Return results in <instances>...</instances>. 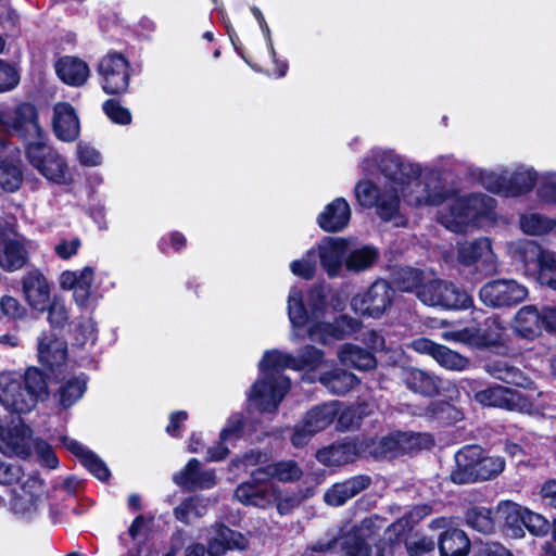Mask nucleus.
<instances>
[{"label": "nucleus", "mask_w": 556, "mask_h": 556, "mask_svg": "<svg viewBox=\"0 0 556 556\" xmlns=\"http://www.w3.org/2000/svg\"><path fill=\"white\" fill-rule=\"evenodd\" d=\"M511 329L517 337L529 341L539 338L543 330L556 333V307L525 305L516 312Z\"/></svg>", "instance_id": "obj_12"}, {"label": "nucleus", "mask_w": 556, "mask_h": 556, "mask_svg": "<svg viewBox=\"0 0 556 556\" xmlns=\"http://www.w3.org/2000/svg\"><path fill=\"white\" fill-rule=\"evenodd\" d=\"M200 472V462L197 458H191L184 469L173 476V480L177 485L191 490L193 483L191 480L192 478L197 479Z\"/></svg>", "instance_id": "obj_60"}, {"label": "nucleus", "mask_w": 556, "mask_h": 556, "mask_svg": "<svg viewBox=\"0 0 556 556\" xmlns=\"http://www.w3.org/2000/svg\"><path fill=\"white\" fill-rule=\"evenodd\" d=\"M504 326L497 316L488 317L479 327H473V346L486 348L501 342Z\"/></svg>", "instance_id": "obj_42"}, {"label": "nucleus", "mask_w": 556, "mask_h": 556, "mask_svg": "<svg viewBox=\"0 0 556 556\" xmlns=\"http://www.w3.org/2000/svg\"><path fill=\"white\" fill-rule=\"evenodd\" d=\"M48 394L47 377L38 368L29 367L24 374L0 372V404L12 414L30 413Z\"/></svg>", "instance_id": "obj_4"}, {"label": "nucleus", "mask_w": 556, "mask_h": 556, "mask_svg": "<svg viewBox=\"0 0 556 556\" xmlns=\"http://www.w3.org/2000/svg\"><path fill=\"white\" fill-rule=\"evenodd\" d=\"M508 256L516 264H520L526 274L534 273L544 251L536 242L519 239L506 244Z\"/></svg>", "instance_id": "obj_29"}, {"label": "nucleus", "mask_w": 556, "mask_h": 556, "mask_svg": "<svg viewBox=\"0 0 556 556\" xmlns=\"http://www.w3.org/2000/svg\"><path fill=\"white\" fill-rule=\"evenodd\" d=\"M55 72L63 83L73 87L85 85L90 76L88 64L84 60L72 55L59 59L55 63Z\"/></svg>", "instance_id": "obj_34"}, {"label": "nucleus", "mask_w": 556, "mask_h": 556, "mask_svg": "<svg viewBox=\"0 0 556 556\" xmlns=\"http://www.w3.org/2000/svg\"><path fill=\"white\" fill-rule=\"evenodd\" d=\"M233 496L243 505L262 508L270 505L278 497L274 484L265 476H260V479H255L254 471L251 475L250 481L237 486Z\"/></svg>", "instance_id": "obj_22"}, {"label": "nucleus", "mask_w": 556, "mask_h": 556, "mask_svg": "<svg viewBox=\"0 0 556 556\" xmlns=\"http://www.w3.org/2000/svg\"><path fill=\"white\" fill-rule=\"evenodd\" d=\"M34 441L31 429L24 424L0 427V452L3 454L27 458L33 453Z\"/></svg>", "instance_id": "obj_23"}, {"label": "nucleus", "mask_w": 556, "mask_h": 556, "mask_svg": "<svg viewBox=\"0 0 556 556\" xmlns=\"http://www.w3.org/2000/svg\"><path fill=\"white\" fill-rule=\"evenodd\" d=\"M403 379L407 388L424 395H433L439 389L438 379L434 376L417 368L405 370Z\"/></svg>", "instance_id": "obj_47"}, {"label": "nucleus", "mask_w": 556, "mask_h": 556, "mask_svg": "<svg viewBox=\"0 0 556 556\" xmlns=\"http://www.w3.org/2000/svg\"><path fill=\"white\" fill-rule=\"evenodd\" d=\"M317 380L329 392L338 395L345 394L359 382L354 374L342 369L319 372Z\"/></svg>", "instance_id": "obj_41"}, {"label": "nucleus", "mask_w": 556, "mask_h": 556, "mask_svg": "<svg viewBox=\"0 0 556 556\" xmlns=\"http://www.w3.org/2000/svg\"><path fill=\"white\" fill-rule=\"evenodd\" d=\"M76 157L83 166L93 167L102 164L100 151L87 142H79L76 146Z\"/></svg>", "instance_id": "obj_59"}, {"label": "nucleus", "mask_w": 556, "mask_h": 556, "mask_svg": "<svg viewBox=\"0 0 556 556\" xmlns=\"http://www.w3.org/2000/svg\"><path fill=\"white\" fill-rule=\"evenodd\" d=\"M538 279L542 285L556 290V254L551 251H544L540 262L536 265Z\"/></svg>", "instance_id": "obj_55"}, {"label": "nucleus", "mask_w": 556, "mask_h": 556, "mask_svg": "<svg viewBox=\"0 0 556 556\" xmlns=\"http://www.w3.org/2000/svg\"><path fill=\"white\" fill-rule=\"evenodd\" d=\"M519 227L528 236H542L554 228V223L539 213H525L519 217Z\"/></svg>", "instance_id": "obj_50"}, {"label": "nucleus", "mask_w": 556, "mask_h": 556, "mask_svg": "<svg viewBox=\"0 0 556 556\" xmlns=\"http://www.w3.org/2000/svg\"><path fill=\"white\" fill-rule=\"evenodd\" d=\"M457 260L465 266L480 264L488 274L498 270V260L492 249V242L486 237L478 238L470 242L459 243L457 247Z\"/></svg>", "instance_id": "obj_21"}, {"label": "nucleus", "mask_w": 556, "mask_h": 556, "mask_svg": "<svg viewBox=\"0 0 556 556\" xmlns=\"http://www.w3.org/2000/svg\"><path fill=\"white\" fill-rule=\"evenodd\" d=\"M315 252L328 277L333 278L342 268L343 257L348 252V241L341 238H325L318 243Z\"/></svg>", "instance_id": "obj_25"}, {"label": "nucleus", "mask_w": 556, "mask_h": 556, "mask_svg": "<svg viewBox=\"0 0 556 556\" xmlns=\"http://www.w3.org/2000/svg\"><path fill=\"white\" fill-rule=\"evenodd\" d=\"M430 513L427 505L417 506L407 518L393 522L386 531V538L371 545L369 531L372 525L370 519L362 521L359 527L342 535L338 544L344 556H402L406 551L409 556H422L434 548V542L427 538H417L404 542V533L410 523L417 522Z\"/></svg>", "instance_id": "obj_2"}, {"label": "nucleus", "mask_w": 556, "mask_h": 556, "mask_svg": "<svg viewBox=\"0 0 556 556\" xmlns=\"http://www.w3.org/2000/svg\"><path fill=\"white\" fill-rule=\"evenodd\" d=\"M359 169L364 176L374 175L379 170L387 179L390 190H399L404 184L421 173V165L412 163L390 150L374 149L361 161Z\"/></svg>", "instance_id": "obj_6"}, {"label": "nucleus", "mask_w": 556, "mask_h": 556, "mask_svg": "<svg viewBox=\"0 0 556 556\" xmlns=\"http://www.w3.org/2000/svg\"><path fill=\"white\" fill-rule=\"evenodd\" d=\"M340 410L338 401H330L311 408L292 430L291 443L294 447L306 445L312 438L327 429Z\"/></svg>", "instance_id": "obj_14"}, {"label": "nucleus", "mask_w": 556, "mask_h": 556, "mask_svg": "<svg viewBox=\"0 0 556 556\" xmlns=\"http://www.w3.org/2000/svg\"><path fill=\"white\" fill-rule=\"evenodd\" d=\"M525 507L514 502H501L496 508V522L503 533L513 539L525 536Z\"/></svg>", "instance_id": "obj_26"}, {"label": "nucleus", "mask_w": 556, "mask_h": 556, "mask_svg": "<svg viewBox=\"0 0 556 556\" xmlns=\"http://www.w3.org/2000/svg\"><path fill=\"white\" fill-rule=\"evenodd\" d=\"M33 451L38 456L42 466H46L50 469H55L59 466V459L55 453L46 441L36 438L34 441Z\"/></svg>", "instance_id": "obj_61"}, {"label": "nucleus", "mask_w": 556, "mask_h": 556, "mask_svg": "<svg viewBox=\"0 0 556 556\" xmlns=\"http://www.w3.org/2000/svg\"><path fill=\"white\" fill-rule=\"evenodd\" d=\"M0 267L5 271L21 269L33 248L31 242L17 232L14 218L0 223Z\"/></svg>", "instance_id": "obj_13"}, {"label": "nucleus", "mask_w": 556, "mask_h": 556, "mask_svg": "<svg viewBox=\"0 0 556 556\" xmlns=\"http://www.w3.org/2000/svg\"><path fill=\"white\" fill-rule=\"evenodd\" d=\"M475 399L484 406L500 407L528 415L541 413V408L530 395L503 386H494L479 391L475 394Z\"/></svg>", "instance_id": "obj_15"}, {"label": "nucleus", "mask_w": 556, "mask_h": 556, "mask_svg": "<svg viewBox=\"0 0 556 556\" xmlns=\"http://www.w3.org/2000/svg\"><path fill=\"white\" fill-rule=\"evenodd\" d=\"M434 359L441 367L447 370L463 371L470 365V362L466 356L444 345H440Z\"/></svg>", "instance_id": "obj_53"}, {"label": "nucleus", "mask_w": 556, "mask_h": 556, "mask_svg": "<svg viewBox=\"0 0 556 556\" xmlns=\"http://www.w3.org/2000/svg\"><path fill=\"white\" fill-rule=\"evenodd\" d=\"M38 357L42 365L53 368L66 358V343L54 336H42L38 342Z\"/></svg>", "instance_id": "obj_37"}, {"label": "nucleus", "mask_w": 556, "mask_h": 556, "mask_svg": "<svg viewBox=\"0 0 556 556\" xmlns=\"http://www.w3.org/2000/svg\"><path fill=\"white\" fill-rule=\"evenodd\" d=\"M371 483L368 476L359 475L345 481L334 483L324 494V501L330 506H341L362 491L366 490Z\"/></svg>", "instance_id": "obj_28"}, {"label": "nucleus", "mask_w": 556, "mask_h": 556, "mask_svg": "<svg viewBox=\"0 0 556 556\" xmlns=\"http://www.w3.org/2000/svg\"><path fill=\"white\" fill-rule=\"evenodd\" d=\"M317 268L316 252L314 249L308 250L302 258L295 260L290 264L293 275L303 279L313 278Z\"/></svg>", "instance_id": "obj_57"}, {"label": "nucleus", "mask_w": 556, "mask_h": 556, "mask_svg": "<svg viewBox=\"0 0 556 556\" xmlns=\"http://www.w3.org/2000/svg\"><path fill=\"white\" fill-rule=\"evenodd\" d=\"M465 520L467 526L484 534L494 532L496 526V517H493L491 509L481 506L469 508Z\"/></svg>", "instance_id": "obj_49"}, {"label": "nucleus", "mask_w": 556, "mask_h": 556, "mask_svg": "<svg viewBox=\"0 0 556 556\" xmlns=\"http://www.w3.org/2000/svg\"><path fill=\"white\" fill-rule=\"evenodd\" d=\"M536 195L541 203L556 204V173L541 174Z\"/></svg>", "instance_id": "obj_56"}, {"label": "nucleus", "mask_w": 556, "mask_h": 556, "mask_svg": "<svg viewBox=\"0 0 556 556\" xmlns=\"http://www.w3.org/2000/svg\"><path fill=\"white\" fill-rule=\"evenodd\" d=\"M541 175L530 165L518 164L508 170L506 198H518L531 192Z\"/></svg>", "instance_id": "obj_30"}, {"label": "nucleus", "mask_w": 556, "mask_h": 556, "mask_svg": "<svg viewBox=\"0 0 556 556\" xmlns=\"http://www.w3.org/2000/svg\"><path fill=\"white\" fill-rule=\"evenodd\" d=\"M88 377L85 374L70 377L60 386L56 396L59 405L67 409L75 405L87 391Z\"/></svg>", "instance_id": "obj_38"}, {"label": "nucleus", "mask_w": 556, "mask_h": 556, "mask_svg": "<svg viewBox=\"0 0 556 556\" xmlns=\"http://www.w3.org/2000/svg\"><path fill=\"white\" fill-rule=\"evenodd\" d=\"M212 501L201 495H194L182 501L174 510L175 517L185 522L190 523L194 519L204 516Z\"/></svg>", "instance_id": "obj_45"}, {"label": "nucleus", "mask_w": 556, "mask_h": 556, "mask_svg": "<svg viewBox=\"0 0 556 556\" xmlns=\"http://www.w3.org/2000/svg\"><path fill=\"white\" fill-rule=\"evenodd\" d=\"M43 495L42 481L37 475H30L14 490L12 509L22 517L31 518L43 507Z\"/></svg>", "instance_id": "obj_20"}, {"label": "nucleus", "mask_w": 556, "mask_h": 556, "mask_svg": "<svg viewBox=\"0 0 556 556\" xmlns=\"http://www.w3.org/2000/svg\"><path fill=\"white\" fill-rule=\"evenodd\" d=\"M331 364L325 358L324 352L307 345L298 356L279 350L266 351L258 363L260 377L252 384L248 394L251 408L262 414H274L290 389V379L282 371L287 368L306 370L303 380L315 382L317 370L329 368Z\"/></svg>", "instance_id": "obj_1"}, {"label": "nucleus", "mask_w": 556, "mask_h": 556, "mask_svg": "<svg viewBox=\"0 0 556 556\" xmlns=\"http://www.w3.org/2000/svg\"><path fill=\"white\" fill-rule=\"evenodd\" d=\"M420 443L419 435L407 432H393L380 439L375 454L380 457H394L399 454L410 453Z\"/></svg>", "instance_id": "obj_32"}, {"label": "nucleus", "mask_w": 556, "mask_h": 556, "mask_svg": "<svg viewBox=\"0 0 556 556\" xmlns=\"http://www.w3.org/2000/svg\"><path fill=\"white\" fill-rule=\"evenodd\" d=\"M248 544L247 539L239 532L225 526H218L215 534L211 539V549L219 552L222 549H243Z\"/></svg>", "instance_id": "obj_48"}, {"label": "nucleus", "mask_w": 556, "mask_h": 556, "mask_svg": "<svg viewBox=\"0 0 556 556\" xmlns=\"http://www.w3.org/2000/svg\"><path fill=\"white\" fill-rule=\"evenodd\" d=\"M22 290L30 307L39 312L47 309L51 300V288L40 269L34 268L24 274Z\"/></svg>", "instance_id": "obj_24"}, {"label": "nucleus", "mask_w": 556, "mask_h": 556, "mask_svg": "<svg viewBox=\"0 0 556 556\" xmlns=\"http://www.w3.org/2000/svg\"><path fill=\"white\" fill-rule=\"evenodd\" d=\"M355 198L363 207H375L377 215L384 222H394L397 227H404L406 218L401 214L400 197L396 190H390L387 186L381 189L367 178H363L355 185Z\"/></svg>", "instance_id": "obj_9"}, {"label": "nucleus", "mask_w": 556, "mask_h": 556, "mask_svg": "<svg viewBox=\"0 0 556 556\" xmlns=\"http://www.w3.org/2000/svg\"><path fill=\"white\" fill-rule=\"evenodd\" d=\"M417 298L425 305L448 311L467 309L473 304L472 298L465 290L431 275L418 289Z\"/></svg>", "instance_id": "obj_10"}, {"label": "nucleus", "mask_w": 556, "mask_h": 556, "mask_svg": "<svg viewBox=\"0 0 556 556\" xmlns=\"http://www.w3.org/2000/svg\"><path fill=\"white\" fill-rule=\"evenodd\" d=\"M20 73L14 65L0 60V92L14 89L20 83Z\"/></svg>", "instance_id": "obj_62"}, {"label": "nucleus", "mask_w": 556, "mask_h": 556, "mask_svg": "<svg viewBox=\"0 0 556 556\" xmlns=\"http://www.w3.org/2000/svg\"><path fill=\"white\" fill-rule=\"evenodd\" d=\"M9 130L29 142L45 139V131L39 125L37 108L30 102H21L3 111Z\"/></svg>", "instance_id": "obj_19"}, {"label": "nucleus", "mask_w": 556, "mask_h": 556, "mask_svg": "<svg viewBox=\"0 0 556 556\" xmlns=\"http://www.w3.org/2000/svg\"><path fill=\"white\" fill-rule=\"evenodd\" d=\"M429 415L442 421H454L460 418V413L450 403L437 401L428 407Z\"/></svg>", "instance_id": "obj_63"}, {"label": "nucleus", "mask_w": 556, "mask_h": 556, "mask_svg": "<svg viewBox=\"0 0 556 556\" xmlns=\"http://www.w3.org/2000/svg\"><path fill=\"white\" fill-rule=\"evenodd\" d=\"M378 252L366 245L351 251L345 258V266L351 271H362L371 267L377 261Z\"/></svg>", "instance_id": "obj_52"}, {"label": "nucleus", "mask_w": 556, "mask_h": 556, "mask_svg": "<svg viewBox=\"0 0 556 556\" xmlns=\"http://www.w3.org/2000/svg\"><path fill=\"white\" fill-rule=\"evenodd\" d=\"M356 455V444L352 441H342L318 450L316 458L325 466H341L353 462Z\"/></svg>", "instance_id": "obj_36"}, {"label": "nucleus", "mask_w": 556, "mask_h": 556, "mask_svg": "<svg viewBox=\"0 0 556 556\" xmlns=\"http://www.w3.org/2000/svg\"><path fill=\"white\" fill-rule=\"evenodd\" d=\"M469 547V539L463 530H447L440 538L439 549L441 556H466Z\"/></svg>", "instance_id": "obj_44"}, {"label": "nucleus", "mask_w": 556, "mask_h": 556, "mask_svg": "<svg viewBox=\"0 0 556 556\" xmlns=\"http://www.w3.org/2000/svg\"><path fill=\"white\" fill-rule=\"evenodd\" d=\"M242 427V416L239 414L231 415L226 427L220 432L219 442L207 450V460L219 462L225 459L229 454V445H232L241 438Z\"/></svg>", "instance_id": "obj_33"}, {"label": "nucleus", "mask_w": 556, "mask_h": 556, "mask_svg": "<svg viewBox=\"0 0 556 556\" xmlns=\"http://www.w3.org/2000/svg\"><path fill=\"white\" fill-rule=\"evenodd\" d=\"M325 305V296L318 292L317 301L311 315L307 314L303 302V292L298 287H291L288 295V317L291 324L290 338L293 342L306 337L323 344L331 340H342L357 332L362 323L351 316L341 315L333 323L320 321V311Z\"/></svg>", "instance_id": "obj_3"}, {"label": "nucleus", "mask_w": 556, "mask_h": 556, "mask_svg": "<svg viewBox=\"0 0 556 556\" xmlns=\"http://www.w3.org/2000/svg\"><path fill=\"white\" fill-rule=\"evenodd\" d=\"M496 200L475 192L456 198L447 208L439 213L438 219L446 229L463 232L470 224L495 218Z\"/></svg>", "instance_id": "obj_5"}, {"label": "nucleus", "mask_w": 556, "mask_h": 556, "mask_svg": "<svg viewBox=\"0 0 556 556\" xmlns=\"http://www.w3.org/2000/svg\"><path fill=\"white\" fill-rule=\"evenodd\" d=\"M393 294L387 281L377 280L365 292L352 298L351 308L361 316L380 318L391 306Z\"/></svg>", "instance_id": "obj_18"}, {"label": "nucleus", "mask_w": 556, "mask_h": 556, "mask_svg": "<svg viewBox=\"0 0 556 556\" xmlns=\"http://www.w3.org/2000/svg\"><path fill=\"white\" fill-rule=\"evenodd\" d=\"M455 462L451 479L457 484L492 479L505 468L503 457L484 455L478 445L464 446L455 454Z\"/></svg>", "instance_id": "obj_7"}, {"label": "nucleus", "mask_w": 556, "mask_h": 556, "mask_svg": "<svg viewBox=\"0 0 556 556\" xmlns=\"http://www.w3.org/2000/svg\"><path fill=\"white\" fill-rule=\"evenodd\" d=\"M485 368L486 371L495 379L502 380L509 384H515L526 390H534L533 382L528 377H526L522 371L509 365L507 362L496 361L489 363Z\"/></svg>", "instance_id": "obj_40"}, {"label": "nucleus", "mask_w": 556, "mask_h": 556, "mask_svg": "<svg viewBox=\"0 0 556 556\" xmlns=\"http://www.w3.org/2000/svg\"><path fill=\"white\" fill-rule=\"evenodd\" d=\"M525 529L535 536H543L549 530L548 521L540 514L526 509Z\"/></svg>", "instance_id": "obj_64"}, {"label": "nucleus", "mask_w": 556, "mask_h": 556, "mask_svg": "<svg viewBox=\"0 0 556 556\" xmlns=\"http://www.w3.org/2000/svg\"><path fill=\"white\" fill-rule=\"evenodd\" d=\"M63 445L76 455L83 466L87 468L96 478L105 481L110 476V470L106 465L90 450L81 445L74 439L63 437L61 439Z\"/></svg>", "instance_id": "obj_35"}, {"label": "nucleus", "mask_w": 556, "mask_h": 556, "mask_svg": "<svg viewBox=\"0 0 556 556\" xmlns=\"http://www.w3.org/2000/svg\"><path fill=\"white\" fill-rule=\"evenodd\" d=\"M94 281V269L91 266H85L77 270V287L74 292L75 303L80 307H88L91 299V287Z\"/></svg>", "instance_id": "obj_51"}, {"label": "nucleus", "mask_w": 556, "mask_h": 556, "mask_svg": "<svg viewBox=\"0 0 556 556\" xmlns=\"http://www.w3.org/2000/svg\"><path fill=\"white\" fill-rule=\"evenodd\" d=\"M528 295V288L515 279H495L484 283L479 291L480 301L492 308L515 306Z\"/></svg>", "instance_id": "obj_16"}, {"label": "nucleus", "mask_w": 556, "mask_h": 556, "mask_svg": "<svg viewBox=\"0 0 556 556\" xmlns=\"http://www.w3.org/2000/svg\"><path fill=\"white\" fill-rule=\"evenodd\" d=\"M351 218V208L344 198H337L330 202L318 215L317 223L328 232H337L345 228Z\"/></svg>", "instance_id": "obj_31"}, {"label": "nucleus", "mask_w": 556, "mask_h": 556, "mask_svg": "<svg viewBox=\"0 0 556 556\" xmlns=\"http://www.w3.org/2000/svg\"><path fill=\"white\" fill-rule=\"evenodd\" d=\"M338 357L341 364L358 370H370L377 364L371 352L352 343L343 344L338 352Z\"/></svg>", "instance_id": "obj_39"}, {"label": "nucleus", "mask_w": 556, "mask_h": 556, "mask_svg": "<svg viewBox=\"0 0 556 556\" xmlns=\"http://www.w3.org/2000/svg\"><path fill=\"white\" fill-rule=\"evenodd\" d=\"M428 277L429 275L419 269L407 268L402 271L399 285L403 291H414L417 294L418 289L424 283V281L428 279Z\"/></svg>", "instance_id": "obj_58"}, {"label": "nucleus", "mask_w": 556, "mask_h": 556, "mask_svg": "<svg viewBox=\"0 0 556 556\" xmlns=\"http://www.w3.org/2000/svg\"><path fill=\"white\" fill-rule=\"evenodd\" d=\"M22 184V172L20 167L7 159L0 156V188L13 192Z\"/></svg>", "instance_id": "obj_54"}, {"label": "nucleus", "mask_w": 556, "mask_h": 556, "mask_svg": "<svg viewBox=\"0 0 556 556\" xmlns=\"http://www.w3.org/2000/svg\"><path fill=\"white\" fill-rule=\"evenodd\" d=\"M265 476L268 481L277 479L281 482H292L302 476V470L294 460H281L254 471L255 479Z\"/></svg>", "instance_id": "obj_43"}, {"label": "nucleus", "mask_w": 556, "mask_h": 556, "mask_svg": "<svg viewBox=\"0 0 556 556\" xmlns=\"http://www.w3.org/2000/svg\"><path fill=\"white\" fill-rule=\"evenodd\" d=\"M26 157L30 165L50 182L60 186L72 182L73 176L66 160L45 139L27 143Z\"/></svg>", "instance_id": "obj_11"}, {"label": "nucleus", "mask_w": 556, "mask_h": 556, "mask_svg": "<svg viewBox=\"0 0 556 556\" xmlns=\"http://www.w3.org/2000/svg\"><path fill=\"white\" fill-rule=\"evenodd\" d=\"M98 74L103 91L108 94L123 93L128 89L130 64L118 52H109L98 64Z\"/></svg>", "instance_id": "obj_17"}, {"label": "nucleus", "mask_w": 556, "mask_h": 556, "mask_svg": "<svg viewBox=\"0 0 556 556\" xmlns=\"http://www.w3.org/2000/svg\"><path fill=\"white\" fill-rule=\"evenodd\" d=\"M473 177L492 193L506 198V185L508 169L498 167L496 169L477 168L472 172Z\"/></svg>", "instance_id": "obj_46"}, {"label": "nucleus", "mask_w": 556, "mask_h": 556, "mask_svg": "<svg viewBox=\"0 0 556 556\" xmlns=\"http://www.w3.org/2000/svg\"><path fill=\"white\" fill-rule=\"evenodd\" d=\"M452 190L439 177L435 168H422L399 190L400 200L412 207L439 206L452 197Z\"/></svg>", "instance_id": "obj_8"}, {"label": "nucleus", "mask_w": 556, "mask_h": 556, "mask_svg": "<svg viewBox=\"0 0 556 556\" xmlns=\"http://www.w3.org/2000/svg\"><path fill=\"white\" fill-rule=\"evenodd\" d=\"M52 126L55 136L66 142L79 136V121L74 108L66 102H59L53 108Z\"/></svg>", "instance_id": "obj_27"}]
</instances>
